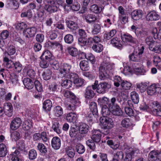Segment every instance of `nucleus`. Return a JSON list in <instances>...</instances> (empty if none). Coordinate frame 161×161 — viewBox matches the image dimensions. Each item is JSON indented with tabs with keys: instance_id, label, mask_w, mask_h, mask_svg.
I'll return each mask as SVG.
<instances>
[{
	"instance_id": "2f4dec72",
	"label": "nucleus",
	"mask_w": 161,
	"mask_h": 161,
	"mask_svg": "<svg viewBox=\"0 0 161 161\" xmlns=\"http://www.w3.org/2000/svg\"><path fill=\"white\" fill-rule=\"evenodd\" d=\"M25 141L23 140L19 141L17 144V147L20 151L23 152L24 153H27L25 150Z\"/></svg>"
},
{
	"instance_id": "c9c22d12",
	"label": "nucleus",
	"mask_w": 161,
	"mask_h": 161,
	"mask_svg": "<svg viewBox=\"0 0 161 161\" xmlns=\"http://www.w3.org/2000/svg\"><path fill=\"white\" fill-rule=\"evenodd\" d=\"M103 8V7H100L96 4H93L91 6L90 9L93 12L98 14L100 13Z\"/></svg>"
},
{
	"instance_id": "bb28decb",
	"label": "nucleus",
	"mask_w": 161,
	"mask_h": 161,
	"mask_svg": "<svg viewBox=\"0 0 161 161\" xmlns=\"http://www.w3.org/2000/svg\"><path fill=\"white\" fill-rule=\"evenodd\" d=\"M52 72L49 69H47L44 70L42 74L43 78L44 80H47L50 79L52 76Z\"/></svg>"
},
{
	"instance_id": "39448f33",
	"label": "nucleus",
	"mask_w": 161,
	"mask_h": 161,
	"mask_svg": "<svg viewBox=\"0 0 161 161\" xmlns=\"http://www.w3.org/2000/svg\"><path fill=\"white\" fill-rule=\"evenodd\" d=\"M68 79H70L73 81L76 86H81L84 83V80L83 79L79 78L76 74H72L70 76H68Z\"/></svg>"
},
{
	"instance_id": "a211bd4d",
	"label": "nucleus",
	"mask_w": 161,
	"mask_h": 161,
	"mask_svg": "<svg viewBox=\"0 0 161 161\" xmlns=\"http://www.w3.org/2000/svg\"><path fill=\"white\" fill-rule=\"evenodd\" d=\"M84 18L86 22L89 24L95 22L97 19V17L95 15L91 14L85 15Z\"/></svg>"
},
{
	"instance_id": "dca6fc26",
	"label": "nucleus",
	"mask_w": 161,
	"mask_h": 161,
	"mask_svg": "<svg viewBox=\"0 0 161 161\" xmlns=\"http://www.w3.org/2000/svg\"><path fill=\"white\" fill-rule=\"evenodd\" d=\"M23 83L25 87L29 90L32 89L34 86V82L28 78H24Z\"/></svg>"
},
{
	"instance_id": "79ce46f5",
	"label": "nucleus",
	"mask_w": 161,
	"mask_h": 161,
	"mask_svg": "<svg viewBox=\"0 0 161 161\" xmlns=\"http://www.w3.org/2000/svg\"><path fill=\"white\" fill-rule=\"evenodd\" d=\"M91 111L93 112L96 115H98V110L96 103L94 102H91L90 104Z\"/></svg>"
},
{
	"instance_id": "c85d7f7f",
	"label": "nucleus",
	"mask_w": 161,
	"mask_h": 161,
	"mask_svg": "<svg viewBox=\"0 0 161 161\" xmlns=\"http://www.w3.org/2000/svg\"><path fill=\"white\" fill-rule=\"evenodd\" d=\"M159 153L155 151H151L148 154V159L149 161H155L158 159V154Z\"/></svg>"
},
{
	"instance_id": "37998d69",
	"label": "nucleus",
	"mask_w": 161,
	"mask_h": 161,
	"mask_svg": "<svg viewBox=\"0 0 161 161\" xmlns=\"http://www.w3.org/2000/svg\"><path fill=\"white\" fill-rule=\"evenodd\" d=\"M37 148V149L42 153L45 154L47 152V147L43 143H38Z\"/></svg>"
},
{
	"instance_id": "c756f323",
	"label": "nucleus",
	"mask_w": 161,
	"mask_h": 161,
	"mask_svg": "<svg viewBox=\"0 0 161 161\" xmlns=\"http://www.w3.org/2000/svg\"><path fill=\"white\" fill-rule=\"evenodd\" d=\"M136 88L141 92H145L147 89L148 83L147 82L137 84L136 85Z\"/></svg>"
},
{
	"instance_id": "49530a36",
	"label": "nucleus",
	"mask_w": 161,
	"mask_h": 161,
	"mask_svg": "<svg viewBox=\"0 0 161 161\" xmlns=\"http://www.w3.org/2000/svg\"><path fill=\"white\" fill-rule=\"evenodd\" d=\"M54 112L55 115L57 117H59L63 114V109L60 106H57L54 108Z\"/></svg>"
},
{
	"instance_id": "4468645a",
	"label": "nucleus",
	"mask_w": 161,
	"mask_h": 161,
	"mask_svg": "<svg viewBox=\"0 0 161 161\" xmlns=\"http://www.w3.org/2000/svg\"><path fill=\"white\" fill-rule=\"evenodd\" d=\"M95 95L94 92L92 89L91 86H87L85 89L84 94L86 98L90 99L92 98Z\"/></svg>"
},
{
	"instance_id": "774afa93",
	"label": "nucleus",
	"mask_w": 161,
	"mask_h": 161,
	"mask_svg": "<svg viewBox=\"0 0 161 161\" xmlns=\"http://www.w3.org/2000/svg\"><path fill=\"white\" fill-rule=\"evenodd\" d=\"M92 49L97 53L101 52L103 50V46L100 44L93 45L92 47Z\"/></svg>"
},
{
	"instance_id": "13d9d810",
	"label": "nucleus",
	"mask_w": 161,
	"mask_h": 161,
	"mask_svg": "<svg viewBox=\"0 0 161 161\" xmlns=\"http://www.w3.org/2000/svg\"><path fill=\"white\" fill-rule=\"evenodd\" d=\"M83 54L84 55L85 58L89 60L92 64H94L96 62V59L94 56L91 53H88L86 54L85 53Z\"/></svg>"
},
{
	"instance_id": "72a5a7b5",
	"label": "nucleus",
	"mask_w": 161,
	"mask_h": 161,
	"mask_svg": "<svg viewBox=\"0 0 161 161\" xmlns=\"http://www.w3.org/2000/svg\"><path fill=\"white\" fill-rule=\"evenodd\" d=\"M149 49L156 53H160L161 52V45L157 44V43L154 44L149 47Z\"/></svg>"
},
{
	"instance_id": "09e8293b",
	"label": "nucleus",
	"mask_w": 161,
	"mask_h": 161,
	"mask_svg": "<svg viewBox=\"0 0 161 161\" xmlns=\"http://www.w3.org/2000/svg\"><path fill=\"white\" fill-rule=\"evenodd\" d=\"M59 86L55 82H53L49 86V89L52 92H54L58 91L59 89Z\"/></svg>"
},
{
	"instance_id": "4c0bfd02",
	"label": "nucleus",
	"mask_w": 161,
	"mask_h": 161,
	"mask_svg": "<svg viewBox=\"0 0 161 161\" xmlns=\"http://www.w3.org/2000/svg\"><path fill=\"white\" fill-rule=\"evenodd\" d=\"M20 154V152L18 150L15 151L11 154V160L12 161H22L21 159L20 158L18 155Z\"/></svg>"
},
{
	"instance_id": "ea45409f",
	"label": "nucleus",
	"mask_w": 161,
	"mask_h": 161,
	"mask_svg": "<svg viewBox=\"0 0 161 161\" xmlns=\"http://www.w3.org/2000/svg\"><path fill=\"white\" fill-rule=\"evenodd\" d=\"M32 122L30 120H26L25 121L23 125V128L25 130H30L32 126Z\"/></svg>"
},
{
	"instance_id": "3c124183",
	"label": "nucleus",
	"mask_w": 161,
	"mask_h": 161,
	"mask_svg": "<svg viewBox=\"0 0 161 161\" xmlns=\"http://www.w3.org/2000/svg\"><path fill=\"white\" fill-rule=\"evenodd\" d=\"M45 45L49 48L55 47L58 46H61V44L58 42H53L50 41H48L45 43Z\"/></svg>"
},
{
	"instance_id": "aec40b11",
	"label": "nucleus",
	"mask_w": 161,
	"mask_h": 161,
	"mask_svg": "<svg viewBox=\"0 0 161 161\" xmlns=\"http://www.w3.org/2000/svg\"><path fill=\"white\" fill-rule=\"evenodd\" d=\"M3 108L5 110V112L8 113H7L6 115L9 117H10L13 115V110L12 105L10 103H6L4 105Z\"/></svg>"
},
{
	"instance_id": "2eb2a0df",
	"label": "nucleus",
	"mask_w": 161,
	"mask_h": 161,
	"mask_svg": "<svg viewBox=\"0 0 161 161\" xmlns=\"http://www.w3.org/2000/svg\"><path fill=\"white\" fill-rule=\"evenodd\" d=\"M89 130V126L88 125L84 123L80 124L79 127V133L81 135L86 134Z\"/></svg>"
},
{
	"instance_id": "7ed1b4c3",
	"label": "nucleus",
	"mask_w": 161,
	"mask_h": 161,
	"mask_svg": "<svg viewBox=\"0 0 161 161\" xmlns=\"http://www.w3.org/2000/svg\"><path fill=\"white\" fill-rule=\"evenodd\" d=\"M92 87L93 90L96 89L97 93L103 94L111 87V86L109 83L106 82H101L98 84V81L96 80L93 84L92 85Z\"/></svg>"
},
{
	"instance_id": "c03bdc74",
	"label": "nucleus",
	"mask_w": 161,
	"mask_h": 161,
	"mask_svg": "<svg viewBox=\"0 0 161 161\" xmlns=\"http://www.w3.org/2000/svg\"><path fill=\"white\" fill-rule=\"evenodd\" d=\"M69 79H67L63 81L61 83V86L66 88H69L71 86L72 81L71 80H69Z\"/></svg>"
},
{
	"instance_id": "a18cd8bd",
	"label": "nucleus",
	"mask_w": 161,
	"mask_h": 161,
	"mask_svg": "<svg viewBox=\"0 0 161 161\" xmlns=\"http://www.w3.org/2000/svg\"><path fill=\"white\" fill-rule=\"evenodd\" d=\"M65 42L68 44H72L74 41L73 36L70 34L66 35L64 37Z\"/></svg>"
},
{
	"instance_id": "0eeeda50",
	"label": "nucleus",
	"mask_w": 161,
	"mask_h": 161,
	"mask_svg": "<svg viewBox=\"0 0 161 161\" xmlns=\"http://www.w3.org/2000/svg\"><path fill=\"white\" fill-rule=\"evenodd\" d=\"M71 67V65L68 63H64L61 68L60 73L63 74L65 78L68 79V76H70L73 73H70V70Z\"/></svg>"
},
{
	"instance_id": "6e6d98bb",
	"label": "nucleus",
	"mask_w": 161,
	"mask_h": 161,
	"mask_svg": "<svg viewBox=\"0 0 161 161\" xmlns=\"http://www.w3.org/2000/svg\"><path fill=\"white\" fill-rule=\"evenodd\" d=\"M37 153L36 151L34 149H31L29 152L28 156L31 160L35 159L37 157Z\"/></svg>"
},
{
	"instance_id": "412c9836",
	"label": "nucleus",
	"mask_w": 161,
	"mask_h": 161,
	"mask_svg": "<svg viewBox=\"0 0 161 161\" xmlns=\"http://www.w3.org/2000/svg\"><path fill=\"white\" fill-rule=\"evenodd\" d=\"M52 107V103L50 100H46L43 103V108L46 112H48L50 111Z\"/></svg>"
},
{
	"instance_id": "473e14b6",
	"label": "nucleus",
	"mask_w": 161,
	"mask_h": 161,
	"mask_svg": "<svg viewBox=\"0 0 161 161\" xmlns=\"http://www.w3.org/2000/svg\"><path fill=\"white\" fill-rule=\"evenodd\" d=\"M65 23L68 27L71 30H75L77 27V23L73 21L66 20Z\"/></svg>"
},
{
	"instance_id": "58836bf2",
	"label": "nucleus",
	"mask_w": 161,
	"mask_h": 161,
	"mask_svg": "<svg viewBox=\"0 0 161 161\" xmlns=\"http://www.w3.org/2000/svg\"><path fill=\"white\" fill-rule=\"evenodd\" d=\"M97 101L98 104L100 106H102V107L107 106L106 104H108L109 102L108 98L104 97L98 98Z\"/></svg>"
},
{
	"instance_id": "4be33fe9",
	"label": "nucleus",
	"mask_w": 161,
	"mask_h": 161,
	"mask_svg": "<svg viewBox=\"0 0 161 161\" xmlns=\"http://www.w3.org/2000/svg\"><path fill=\"white\" fill-rule=\"evenodd\" d=\"M110 109L111 112L114 115L119 116L123 114V112L118 105L113 107V108Z\"/></svg>"
},
{
	"instance_id": "cd10ccee",
	"label": "nucleus",
	"mask_w": 161,
	"mask_h": 161,
	"mask_svg": "<svg viewBox=\"0 0 161 161\" xmlns=\"http://www.w3.org/2000/svg\"><path fill=\"white\" fill-rule=\"evenodd\" d=\"M101 31V25L99 24L95 23L93 24L92 29V32L93 35H97Z\"/></svg>"
},
{
	"instance_id": "ddd939ff",
	"label": "nucleus",
	"mask_w": 161,
	"mask_h": 161,
	"mask_svg": "<svg viewBox=\"0 0 161 161\" xmlns=\"http://www.w3.org/2000/svg\"><path fill=\"white\" fill-rule=\"evenodd\" d=\"M147 19L149 20H157L159 19V16L155 11L150 12L147 15Z\"/></svg>"
},
{
	"instance_id": "680f3d73",
	"label": "nucleus",
	"mask_w": 161,
	"mask_h": 161,
	"mask_svg": "<svg viewBox=\"0 0 161 161\" xmlns=\"http://www.w3.org/2000/svg\"><path fill=\"white\" fill-rule=\"evenodd\" d=\"M134 152L132 151L131 152L125 153V157H123V161H131L132 155L134 154Z\"/></svg>"
},
{
	"instance_id": "4d7b16f0",
	"label": "nucleus",
	"mask_w": 161,
	"mask_h": 161,
	"mask_svg": "<svg viewBox=\"0 0 161 161\" xmlns=\"http://www.w3.org/2000/svg\"><path fill=\"white\" fill-rule=\"evenodd\" d=\"M27 27V25L25 23L22 22L17 23L16 26L17 29L19 31H24L25 30Z\"/></svg>"
},
{
	"instance_id": "338daca9",
	"label": "nucleus",
	"mask_w": 161,
	"mask_h": 161,
	"mask_svg": "<svg viewBox=\"0 0 161 161\" xmlns=\"http://www.w3.org/2000/svg\"><path fill=\"white\" fill-rule=\"evenodd\" d=\"M123 81L120 76H115L114 81V86L118 87L120 85L121 86V84L123 82Z\"/></svg>"
},
{
	"instance_id": "f704fd0d",
	"label": "nucleus",
	"mask_w": 161,
	"mask_h": 161,
	"mask_svg": "<svg viewBox=\"0 0 161 161\" xmlns=\"http://www.w3.org/2000/svg\"><path fill=\"white\" fill-rule=\"evenodd\" d=\"M8 151L6 145L3 144H0V157H5Z\"/></svg>"
},
{
	"instance_id": "603ef678",
	"label": "nucleus",
	"mask_w": 161,
	"mask_h": 161,
	"mask_svg": "<svg viewBox=\"0 0 161 161\" xmlns=\"http://www.w3.org/2000/svg\"><path fill=\"white\" fill-rule=\"evenodd\" d=\"M75 149L79 154L83 153L85 151L84 146L81 144H78L76 145Z\"/></svg>"
},
{
	"instance_id": "7c9ffc66",
	"label": "nucleus",
	"mask_w": 161,
	"mask_h": 161,
	"mask_svg": "<svg viewBox=\"0 0 161 161\" xmlns=\"http://www.w3.org/2000/svg\"><path fill=\"white\" fill-rule=\"evenodd\" d=\"M66 120L70 122H74L77 119V116L75 113L70 112L67 114Z\"/></svg>"
},
{
	"instance_id": "de8ad7c7",
	"label": "nucleus",
	"mask_w": 161,
	"mask_h": 161,
	"mask_svg": "<svg viewBox=\"0 0 161 161\" xmlns=\"http://www.w3.org/2000/svg\"><path fill=\"white\" fill-rule=\"evenodd\" d=\"M68 50L69 54L72 56L75 57L79 54V52L76 48L75 47H69Z\"/></svg>"
},
{
	"instance_id": "e2e57ef3",
	"label": "nucleus",
	"mask_w": 161,
	"mask_h": 161,
	"mask_svg": "<svg viewBox=\"0 0 161 161\" xmlns=\"http://www.w3.org/2000/svg\"><path fill=\"white\" fill-rule=\"evenodd\" d=\"M78 132L77 129L74 127H71L69 131V135L71 137L74 138L76 137Z\"/></svg>"
},
{
	"instance_id": "20e7f679",
	"label": "nucleus",
	"mask_w": 161,
	"mask_h": 161,
	"mask_svg": "<svg viewBox=\"0 0 161 161\" xmlns=\"http://www.w3.org/2000/svg\"><path fill=\"white\" fill-rule=\"evenodd\" d=\"M100 121L102 125V128L104 130L107 129L106 131L107 134L109 133L108 130L112 128L114 126V122L113 119L109 118L106 117H101Z\"/></svg>"
},
{
	"instance_id": "e433bc0d",
	"label": "nucleus",
	"mask_w": 161,
	"mask_h": 161,
	"mask_svg": "<svg viewBox=\"0 0 161 161\" xmlns=\"http://www.w3.org/2000/svg\"><path fill=\"white\" fill-rule=\"evenodd\" d=\"M111 112V110L107 106H104L102 108V113L103 117H107L110 114Z\"/></svg>"
},
{
	"instance_id": "a878e982",
	"label": "nucleus",
	"mask_w": 161,
	"mask_h": 161,
	"mask_svg": "<svg viewBox=\"0 0 161 161\" xmlns=\"http://www.w3.org/2000/svg\"><path fill=\"white\" fill-rule=\"evenodd\" d=\"M80 66L81 69L84 71L88 70L90 69L89 64L86 60L81 61L80 63Z\"/></svg>"
},
{
	"instance_id": "9d476101",
	"label": "nucleus",
	"mask_w": 161,
	"mask_h": 161,
	"mask_svg": "<svg viewBox=\"0 0 161 161\" xmlns=\"http://www.w3.org/2000/svg\"><path fill=\"white\" fill-rule=\"evenodd\" d=\"M36 29L35 27L27 28L24 31L25 37L30 38L34 36L36 33Z\"/></svg>"
},
{
	"instance_id": "f257e3e1",
	"label": "nucleus",
	"mask_w": 161,
	"mask_h": 161,
	"mask_svg": "<svg viewBox=\"0 0 161 161\" xmlns=\"http://www.w3.org/2000/svg\"><path fill=\"white\" fill-rule=\"evenodd\" d=\"M113 65L109 62H103L99 68V78L102 80H105L108 77Z\"/></svg>"
},
{
	"instance_id": "a19ab883",
	"label": "nucleus",
	"mask_w": 161,
	"mask_h": 161,
	"mask_svg": "<svg viewBox=\"0 0 161 161\" xmlns=\"http://www.w3.org/2000/svg\"><path fill=\"white\" fill-rule=\"evenodd\" d=\"M156 91L155 84H152L147 87V92L149 95H153L156 94Z\"/></svg>"
},
{
	"instance_id": "69168bd1",
	"label": "nucleus",
	"mask_w": 161,
	"mask_h": 161,
	"mask_svg": "<svg viewBox=\"0 0 161 161\" xmlns=\"http://www.w3.org/2000/svg\"><path fill=\"white\" fill-rule=\"evenodd\" d=\"M145 42L149 46V48L154 44L156 43V42L154 41L153 37L151 36H149L147 37L145 39Z\"/></svg>"
},
{
	"instance_id": "bf43d9fd",
	"label": "nucleus",
	"mask_w": 161,
	"mask_h": 161,
	"mask_svg": "<svg viewBox=\"0 0 161 161\" xmlns=\"http://www.w3.org/2000/svg\"><path fill=\"white\" fill-rule=\"evenodd\" d=\"M10 136L12 140L16 141L19 139L20 137V133L19 132L14 131L11 134Z\"/></svg>"
},
{
	"instance_id": "f3484780",
	"label": "nucleus",
	"mask_w": 161,
	"mask_h": 161,
	"mask_svg": "<svg viewBox=\"0 0 161 161\" xmlns=\"http://www.w3.org/2000/svg\"><path fill=\"white\" fill-rule=\"evenodd\" d=\"M44 8L48 12L53 13L57 12L58 10V7L56 4L53 5H45Z\"/></svg>"
},
{
	"instance_id": "5fc2aeb1",
	"label": "nucleus",
	"mask_w": 161,
	"mask_h": 161,
	"mask_svg": "<svg viewBox=\"0 0 161 161\" xmlns=\"http://www.w3.org/2000/svg\"><path fill=\"white\" fill-rule=\"evenodd\" d=\"M121 124L123 127L127 128L131 125V123L130 119L126 118L122 120Z\"/></svg>"
},
{
	"instance_id": "8fccbe9b",
	"label": "nucleus",
	"mask_w": 161,
	"mask_h": 161,
	"mask_svg": "<svg viewBox=\"0 0 161 161\" xmlns=\"http://www.w3.org/2000/svg\"><path fill=\"white\" fill-rule=\"evenodd\" d=\"M71 102L72 103L71 104H67L66 105V107L67 109L69 110L74 111L76 108L75 104H76L77 102L75 100H72Z\"/></svg>"
},
{
	"instance_id": "5701e85b",
	"label": "nucleus",
	"mask_w": 161,
	"mask_h": 161,
	"mask_svg": "<svg viewBox=\"0 0 161 161\" xmlns=\"http://www.w3.org/2000/svg\"><path fill=\"white\" fill-rule=\"evenodd\" d=\"M130 96L132 102L135 104H137L139 101V94L135 91H133L130 92Z\"/></svg>"
},
{
	"instance_id": "864d4df0",
	"label": "nucleus",
	"mask_w": 161,
	"mask_h": 161,
	"mask_svg": "<svg viewBox=\"0 0 161 161\" xmlns=\"http://www.w3.org/2000/svg\"><path fill=\"white\" fill-rule=\"evenodd\" d=\"M136 34L137 36L142 38L148 35V33L144 30H141L138 31H136Z\"/></svg>"
},
{
	"instance_id": "9b49d317",
	"label": "nucleus",
	"mask_w": 161,
	"mask_h": 161,
	"mask_svg": "<svg viewBox=\"0 0 161 161\" xmlns=\"http://www.w3.org/2000/svg\"><path fill=\"white\" fill-rule=\"evenodd\" d=\"M61 144V140L60 138L57 136L53 137L51 141V145L54 149H58L60 147Z\"/></svg>"
},
{
	"instance_id": "b1692460",
	"label": "nucleus",
	"mask_w": 161,
	"mask_h": 161,
	"mask_svg": "<svg viewBox=\"0 0 161 161\" xmlns=\"http://www.w3.org/2000/svg\"><path fill=\"white\" fill-rule=\"evenodd\" d=\"M129 57L130 60L134 62H138L141 59V56L137 53V51H134Z\"/></svg>"
},
{
	"instance_id": "f8f14e48",
	"label": "nucleus",
	"mask_w": 161,
	"mask_h": 161,
	"mask_svg": "<svg viewBox=\"0 0 161 161\" xmlns=\"http://www.w3.org/2000/svg\"><path fill=\"white\" fill-rule=\"evenodd\" d=\"M143 14V13L142 10H134L131 13V17L134 20H137L142 17Z\"/></svg>"
},
{
	"instance_id": "0e129e2a",
	"label": "nucleus",
	"mask_w": 161,
	"mask_h": 161,
	"mask_svg": "<svg viewBox=\"0 0 161 161\" xmlns=\"http://www.w3.org/2000/svg\"><path fill=\"white\" fill-rule=\"evenodd\" d=\"M14 67V71L18 73L20 72L22 69V65L19 62H16L14 63L13 67Z\"/></svg>"
},
{
	"instance_id": "6ab92c4d",
	"label": "nucleus",
	"mask_w": 161,
	"mask_h": 161,
	"mask_svg": "<svg viewBox=\"0 0 161 161\" xmlns=\"http://www.w3.org/2000/svg\"><path fill=\"white\" fill-rule=\"evenodd\" d=\"M121 39L124 42L134 43L135 42V39L131 35L129 34H124L121 36Z\"/></svg>"
},
{
	"instance_id": "6e6552de",
	"label": "nucleus",
	"mask_w": 161,
	"mask_h": 161,
	"mask_svg": "<svg viewBox=\"0 0 161 161\" xmlns=\"http://www.w3.org/2000/svg\"><path fill=\"white\" fill-rule=\"evenodd\" d=\"M22 124V120L20 118L16 117L14 118L10 124V129L12 130H15L19 127Z\"/></svg>"
},
{
	"instance_id": "1a4fd4ad",
	"label": "nucleus",
	"mask_w": 161,
	"mask_h": 161,
	"mask_svg": "<svg viewBox=\"0 0 161 161\" xmlns=\"http://www.w3.org/2000/svg\"><path fill=\"white\" fill-rule=\"evenodd\" d=\"M92 135L91 139L95 143L99 142L101 140L102 135L101 132L98 130H93L92 131Z\"/></svg>"
},
{
	"instance_id": "f03ea898",
	"label": "nucleus",
	"mask_w": 161,
	"mask_h": 161,
	"mask_svg": "<svg viewBox=\"0 0 161 161\" xmlns=\"http://www.w3.org/2000/svg\"><path fill=\"white\" fill-rule=\"evenodd\" d=\"M41 61L40 63L41 67L45 68L47 67L49 63L54 59L53 56L49 51L46 50L42 54L41 57Z\"/></svg>"
},
{
	"instance_id": "423d86ee",
	"label": "nucleus",
	"mask_w": 161,
	"mask_h": 161,
	"mask_svg": "<svg viewBox=\"0 0 161 161\" xmlns=\"http://www.w3.org/2000/svg\"><path fill=\"white\" fill-rule=\"evenodd\" d=\"M122 104L124 108L126 114L130 116H134L135 113L131 108L133 107V104L131 103V101L129 100L127 102H124Z\"/></svg>"
},
{
	"instance_id": "052dcab7",
	"label": "nucleus",
	"mask_w": 161,
	"mask_h": 161,
	"mask_svg": "<svg viewBox=\"0 0 161 161\" xmlns=\"http://www.w3.org/2000/svg\"><path fill=\"white\" fill-rule=\"evenodd\" d=\"M94 142L91 139H89L86 142L87 145L89 147L90 149L93 151H94L96 148V145Z\"/></svg>"
},
{
	"instance_id": "393cba45",
	"label": "nucleus",
	"mask_w": 161,
	"mask_h": 161,
	"mask_svg": "<svg viewBox=\"0 0 161 161\" xmlns=\"http://www.w3.org/2000/svg\"><path fill=\"white\" fill-rule=\"evenodd\" d=\"M151 109L150 110L156 113L157 114L158 112L161 109L157 101L153 102L151 103Z\"/></svg>"
}]
</instances>
